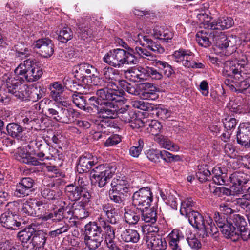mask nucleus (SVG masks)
<instances>
[{
  "label": "nucleus",
  "instance_id": "nucleus-1",
  "mask_svg": "<svg viewBox=\"0 0 250 250\" xmlns=\"http://www.w3.org/2000/svg\"><path fill=\"white\" fill-rule=\"evenodd\" d=\"M42 74V69L34 59H28L20 63L15 69L14 74L5 75L3 78L7 89L2 87L0 88V103L4 105L9 104L11 99L10 93L22 101L28 98L41 99L40 89L37 87L29 88L24 83L35 82Z\"/></svg>",
  "mask_w": 250,
  "mask_h": 250
},
{
  "label": "nucleus",
  "instance_id": "nucleus-2",
  "mask_svg": "<svg viewBox=\"0 0 250 250\" xmlns=\"http://www.w3.org/2000/svg\"><path fill=\"white\" fill-rule=\"evenodd\" d=\"M189 224L197 229L202 231L204 235H214L221 229L224 236L236 241L241 237L244 241L250 238V230L246 220H188Z\"/></svg>",
  "mask_w": 250,
  "mask_h": 250
},
{
  "label": "nucleus",
  "instance_id": "nucleus-3",
  "mask_svg": "<svg viewBox=\"0 0 250 250\" xmlns=\"http://www.w3.org/2000/svg\"><path fill=\"white\" fill-rule=\"evenodd\" d=\"M98 162L96 157L90 153H85L79 158L77 168L80 173L90 170L91 182L102 188L113 177L116 167L106 163L96 166Z\"/></svg>",
  "mask_w": 250,
  "mask_h": 250
},
{
  "label": "nucleus",
  "instance_id": "nucleus-4",
  "mask_svg": "<svg viewBox=\"0 0 250 250\" xmlns=\"http://www.w3.org/2000/svg\"><path fill=\"white\" fill-rule=\"evenodd\" d=\"M128 42L130 43H139L146 48L140 47H136L135 51L137 53L143 58L146 59L153 62L155 60V57L150 52L151 51L155 54H162L164 52V48L160 44L154 42L147 36L143 35L141 34H138L134 37L131 36L128 39Z\"/></svg>",
  "mask_w": 250,
  "mask_h": 250
},
{
  "label": "nucleus",
  "instance_id": "nucleus-5",
  "mask_svg": "<svg viewBox=\"0 0 250 250\" xmlns=\"http://www.w3.org/2000/svg\"><path fill=\"white\" fill-rule=\"evenodd\" d=\"M148 220L142 226V230L146 235L144 239L148 248L151 250H165L167 243L165 238L156 233L159 231V228L156 224V220Z\"/></svg>",
  "mask_w": 250,
  "mask_h": 250
},
{
  "label": "nucleus",
  "instance_id": "nucleus-6",
  "mask_svg": "<svg viewBox=\"0 0 250 250\" xmlns=\"http://www.w3.org/2000/svg\"><path fill=\"white\" fill-rule=\"evenodd\" d=\"M103 61L115 68H120L124 64H136L138 59L131 52L117 48L111 50L103 58Z\"/></svg>",
  "mask_w": 250,
  "mask_h": 250
},
{
  "label": "nucleus",
  "instance_id": "nucleus-7",
  "mask_svg": "<svg viewBox=\"0 0 250 250\" xmlns=\"http://www.w3.org/2000/svg\"><path fill=\"white\" fill-rule=\"evenodd\" d=\"M172 57L175 62L181 63L188 68L203 69L205 67V64L198 62L195 59L194 54L189 50L179 49L174 52Z\"/></svg>",
  "mask_w": 250,
  "mask_h": 250
},
{
  "label": "nucleus",
  "instance_id": "nucleus-8",
  "mask_svg": "<svg viewBox=\"0 0 250 250\" xmlns=\"http://www.w3.org/2000/svg\"><path fill=\"white\" fill-rule=\"evenodd\" d=\"M101 231V228L95 223L85 225L84 242L89 250H96L101 245L103 240Z\"/></svg>",
  "mask_w": 250,
  "mask_h": 250
},
{
  "label": "nucleus",
  "instance_id": "nucleus-9",
  "mask_svg": "<svg viewBox=\"0 0 250 250\" xmlns=\"http://www.w3.org/2000/svg\"><path fill=\"white\" fill-rule=\"evenodd\" d=\"M65 192L68 199L72 201L81 200L79 204L82 208L85 207L89 201L91 197L90 193L87 191L83 190L81 186H76L73 184L68 185L65 187ZM81 212L85 213L84 209L82 208Z\"/></svg>",
  "mask_w": 250,
  "mask_h": 250
},
{
  "label": "nucleus",
  "instance_id": "nucleus-10",
  "mask_svg": "<svg viewBox=\"0 0 250 250\" xmlns=\"http://www.w3.org/2000/svg\"><path fill=\"white\" fill-rule=\"evenodd\" d=\"M113 103L109 102H102L101 100L95 96L88 99L85 111L91 112L92 111L100 114L104 118H107L108 116L113 115L114 110L110 109Z\"/></svg>",
  "mask_w": 250,
  "mask_h": 250
},
{
  "label": "nucleus",
  "instance_id": "nucleus-11",
  "mask_svg": "<svg viewBox=\"0 0 250 250\" xmlns=\"http://www.w3.org/2000/svg\"><path fill=\"white\" fill-rule=\"evenodd\" d=\"M68 82L72 84L70 85V90L75 91V93L72 96L73 103L79 108L85 111L87 103L85 97L82 95V93H87L86 90L88 86L72 80H68Z\"/></svg>",
  "mask_w": 250,
  "mask_h": 250
},
{
  "label": "nucleus",
  "instance_id": "nucleus-12",
  "mask_svg": "<svg viewBox=\"0 0 250 250\" xmlns=\"http://www.w3.org/2000/svg\"><path fill=\"white\" fill-rule=\"evenodd\" d=\"M103 78H97L99 83L95 85L99 86H112L111 88H118V84L120 82V76L118 70L109 66H106L101 71Z\"/></svg>",
  "mask_w": 250,
  "mask_h": 250
},
{
  "label": "nucleus",
  "instance_id": "nucleus-13",
  "mask_svg": "<svg viewBox=\"0 0 250 250\" xmlns=\"http://www.w3.org/2000/svg\"><path fill=\"white\" fill-rule=\"evenodd\" d=\"M132 204L137 210L149 207L153 200L152 192L148 187L143 188L135 192L132 197Z\"/></svg>",
  "mask_w": 250,
  "mask_h": 250
},
{
  "label": "nucleus",
  "instance_id": "nucleus-14",
  "mask_svg": "<svg viewBox=\"0 0 250 250\" xmlns=\"http://www.w3.org/2000/svg\"><path fill=\"white\" fill-rule=\"evenodd\" d=\"M35 155L38 158L32 156L24 149L18 148L14 156L15 159L20 162L33 166L40 165L41 161L50 159L49 156L45 157V154L42 149V151L35 153Z\"/></svg>",
  "mask_w": 250,
  "mask_h": 250
},
{
  "label": "nucleus",
  "instance_id": "nucleus-15",
  "mask_svg": "<svg viewBox=\"0 0 250 250\" xmlns=\"http://www.w3.org/2000/svg\"><path fill=\"white\" fill-rule=\"evenodd\" d=\"M68 80H71L68 78H65L63 81V84L59 82H55L50 84L49 89L50 90V96L57 104H60L63 106L68 105L66 101L62 100V94L66 88H70V84Z\"/></svg>",
  "mask_w": 250,
  "mask_h": 250
},
{
  "label": "nucleus",
  "instance_id": "nucleus-16",
  "mask_svg": "<svg viewBox=\"0 0 250 250\" xmlns=\"http://www.w3.org/2000/svg\"><path fill=\"white\" fill-rule=\"evenodd\" d=\"M101 88L97 90L96 95L98 98L104 100L103 102H109L115 104L116 103L122 102V97L120 96L119 88H111L112 86L108 85L101 86Z\"/></svg>",
  "mask_w": 250,
  "mask_h": 250
},
{
  "label": "nucleus",
  "instance_id": "nucleus-17",
  "mask_svg": "<svg viewBox=\"0 0 250 250\" xmlns=\"http://www.w3.org/2000/svg\"><path fill=\"white\" fill-rule=\"evenodd\" d=\"M229 179L234 192L241 194L247 190L245 185L250 179L249 175L243 172L236 171L230 175Z\"/></svg>",
  "mask_w": 250,
  "mask_h": 250
},
{
  "label": "nucleus",
  "instance_id": "nucleus-18",
  "mask_svg": "<svg viewBox=\"0 0 250 250\" xmlns=\"http://www.w3.org/2000/svg\"><path fill=\"white\" fill-rule=\"evenodd\" d=\"M32 46L42 57L48 58L54 53V44L49 38H42L34 42Z\"/></svg>",
  "mask_w": 250,
  "mask_h": 250
},
{
  "label": "nucleus",
  "instance_id": "nucleus-19",
  "mask_svg": "<svg viewBox=\"0 0 250 250\" xmlns=\"http://www.w3.org/2000/svg\"><path fill=\"white\" fill-rule=\"evenodd\" d=\"M237 143L245 148L250 147V123H241L239 124L236 134Z\"/></svg>",
  "mask_w": 250,
  "mask_h": 250
},
{
  "label": "nucleus",
  "instance_id": "nucleus-20",
  "mask_svg": "<svg viewBox=\"0 0 250 250\" xmlns=\"http://www.w3.org/2000/svg\"><path fill=\"white\" fill-rule=\"evenodd\" d=\"M237 63V61L234 60L226 61L223 64L222 75L226 77L234 76L238 80L246 72L239 68V65Z\"/></svg>",
  "mask_w": 250,
  "mask_h": 250
},
{
  "label": "nucleus",
  "instance_id": "nucleus-21",
  "mask_svg": "<svg viewBox=\"0 0 250 250\" xmlns=\"http://www.w3.org/2000/svg\"><path fill=\"white\" fill-rule=\"evenodd\" d=\"M233 21L231 18L223 17L218 18L216 21H205L203 27L205 29L211 30H224L232 26Z\"/></svg>",
  "mask_w": 250,
  "mask_h": 250
},
{
  "label": "nucleus",
  "instance_id": "nucleus-22",
  "mask_svg": "<svg viewBox=\"0 0 250 250\" xmlns=\"http://www.w3.org/2000/svg\"><path fill=\"white\" fill-rule=\"evenodd\" d=\"M39 226L38 224L32 223L29 227L18 232L17 236L21 241L24 250H27V246L31 243L32 238L34 232H36V229H40L38 227Z\"/></svg>",
  "mask_w": 250,
  "mask_h": 250
},
{
  "label": "nucleus",
  "instance_id": "nucleus-23",
  "mask_svg": "<svg viewBox=\"0 0 250 250\" xmlns=\"http://www.w3.org/2000/svg\"><path fill=\"white\" fill-rule=\"evenodd\" d=\"M74 69L75 76L80 81L78 83H81V81L82 83H83L82 84L84 85H86L84 82L86 75L91 74L94 76L97 71V69L94 66L85 63L76 66Z\"/></svg>",
  "mask_w": 250,
  "mask_h": 250
},
{
  "label": "nucleus",
  "instance_id": "nucleus-24",
  "mask_svg": "<svg viewBox=\"0 0 250 250\" xmlns=\"http://www.w3.org/2000/svg\"><path fill=\"white\" fill-rule=\"evenodd\" d=\"M34 183V180L31 178H23L17 185L15 194L19 197L29 195L33 191Z\"/></svg>",
  "mask_w": 250,
  "mask_h": 250
},
{
  "label": "nucleus",
  "instance_id": "nucleus-25",
  "mask_svg": "<svg viewBox=\"0 0 250 250\" xmlns=\"http://www.w3.org/2000/svg\"><path fill=\"white\" fill-rule=\"evenodd\" d=\"M90 17L82 18L78 24V33L81 38L85 40L90 37L92 35V30L91 29L93 21Z\"/></svg>",
  "mask_w": 250,
  "mask_h": 250
},
{
  "label": "nucleus",
  "instance_id": "nucleus-26",
  "mask_svg": "<svg viewBox=\"0 0 250 250\" xmlns=\"http://www.w3.org/2000/svg\"><path fill=\"white\" fill-rule=\"evenodd\" d=\"M117 106L116 104H112L110 109L114 110V115L108 116L107 119L118 117L124 123H128L133 118V117L136 115L134 112L129 111L126 108H121L117 109Z\"/></svg>",
  "mask_w": 250,
  "mask_h": 250
},
{
  "label": "nucleus",
  "instance_id": "nucleus-27",
  "mask_svg": "<svg viewBox=\"0 0 250 250\" xmlns=\"http://www.w3.org/2000/svg\"><path fill=\"white\" fill-rule=\"evenodd\" d=\"M36 229L33 236L32 238L31 243L27 246V250H34L35 247L43 246L45 243L47 234L41 230Z\"/></svg>",
  "mask_w": 250,
  "mask_h": 250
},
{
  "label": "nucleus",
  "instance_id": "nucleus-28",
  "mask_svg": "<svg viewBox=\"0 0 250 250\" xmlns=\"http://www.w3.org/2000/svg\"><path fill=\"white\" fill-rule=\"evenodd\" d=\"M143 91L141 97L146 100H155L158 98L156 87L151 83H145L141 84Z\"/></svg>",
  "mask_w": 250,
  "mask_h": 250
},
{
  "label": "nucleus",
  "instance_id": "nucleus-29",
  "mask_svg": "<svg viewBox=\"0 0 250 250\" xmlns=\"http://www.w3.org/2000/svg\"><path fill=\"white\" fill-rule=\"evenodd\" d=\"M59 112V122L68 124L73 120L74 110L71 108L68 107L69 105L63 106L61 104Z\"/></svg>",
  "mask_w": 250,
  "mask_h": 250
},
{
  "label": "nucleus",
  "instance_id": "nucleus-30",
  "mask_svg": "<svg viewBox=\"0 0 250 250\" xmlns=\"http://www.w3.org/2000/svg\"><path fill=\"white\" fill-rule=\"evenodd\" d=\"M152 64L159 70L163 72V75L167 78H170L171 75L175 73L173 67L166 61L157 59L153 60Z\"/></svg>",
  "mask_w": 250,
  "mask_h": 250
},
{
  "label": "nucleus",
  "instance_id": "nucleus-31",
  "mask_svg": "<svg viewBox=\"0 0 250 250\" xmlns=\"http://www.w3.org/2000/svg\"><path fill=\"white\" fill-rule=\"evenodd\" d=\"M60 205L61 207L59 208H56L51 212L46 213V215L42 219H51L53 217L57 219H68L69 217L66 216V212H65V207L64 205L65 203L61 201ZM68 213L69 211L66 212V213Z\"/></svg>",
  "mask_w": 250,
  "mask_h": 250
},
{
  "label": "nucleus",
  "instance_id": "nucleus-32",
  "mask_svg": "<svg viewBox=\"0 0 250 250\" xmlns=\"http://www.w3.org/2000/svg\"><path fill=\"white\" fill-rule=\"evenodd\" d=\"M182 232L178 229H173L170 233L169 234L167 239L169 246L171 250H177L181 248L179 246V243L181 238H183Z\"/></svg>",
  "mask_w": 250,
  "mask_h": 250
},
{
  "label": "nucleus",
  "instance_id": "nucleus-33",
  "mask_svg": "<svg viewBox=\"0 0 250 250\" xmlns=\"http://www.w3.org/2000/svg\"><path fill=\"white\" fill-rule=\"evenodd\" d=\"M155 140L161 147L173 151H178L179 149V146L173 143L167 137L159 135L156 136Z\"/></svg>",
  "mask_w": 250,
  "mask_h": 250
},
{
  "label": "nucleus",
  "instance_id": "nucleus-34",
  "mask_svg": "<svg viewBox=\"0 0 250 250\" xmlns=\"http://www.w3.org/2000/svg\"><path fill=\"white\" fill-rule=\"evenodd\" d=\"M111 186L116 191L126 196H127V194L129 191L127 182L122 179L114 178L111 182Z\"/></svg>",
  "mask_w": 250,
  "mask_h": 250
},
{
  "label": "nucleus",
  "instance_id": "nucleus-35",
  "mask_svg": "<svg viewBox=\"0 0 250 250\" xmlns=\"http://www.w3.org/2000/svg\"><path fill=\"white\" fill-rule=\"evenodd\" d=\"M220 210L221 214L224 215V216H221L218 212L217 215L219 216V219H244L243 216L238 214H234L232 216L233 210L228 205L221 204Z\"/></svg>",
  "mask_w": 250,
  "mask_h": 250
},
{
  "label": "nucleus",
  "instance_id": "nucleus-36",
  "mask_svg": "<svg viewBox=\"0 0 250 250\" xmlns=\"http://www.w3.org/2000/svg\"><path fill=\"white\" fill-rule=\"evenodd\" d=\"M107 232L105 237V242L106 243V247L108 248L107 250H117L120 249L114 241V231L111 229V227L110 226H107Z\"/></svg>",
  "mask_w": 250,
  "mask_h": 250
},
{
  "label": "nucleus",
  "instance_id": "nucleus-37",
  "mask_svg": "<svg viewBox=\"0 0 250 250\" xmlns=\"http://www.w3.org/2000/svg\"><path fill=\"white\" fill-rule=\"evenodd\" d=\"M240 81V84L238 89L240 93H243L246 96L250 97V76L247 75L246 72L238 80Z\"/></svg>",
  "mask_w": 250,
  "mask_h": 250
},
{
  "label": "nucleus",
  "instance_id": "nucleus-38",
  "mask_svg": "<svg viewBox=\"0 0 250 250\" xmlns=\"http://www.w3.org/2000/svg\"><path fill=\"white\" fill-rule=\"evenodd\" d=\"M121 238L123 241L125 242L135 243L139 241L140 235L135 230L126 229L122 232Z\"/></svg>",
  "mask_w": 250,
  "mask_h": 250
},
{
  "label": "nucleus",
  "instance_id": "nucleus-39",
  "mask_svg": "<svg viewBox=\"0 0 250 250\" xmlns=\"http://www.w3.org/2000/svg\"><path fill=\"white\" fill-rule=\"evenodd\" d=\"M18 208L12 203H9L4 208L3 212L1 215L0 219H8L13 217H18Z\"/></svg>",
  "mask_w": 250,
  "mask_h": 250
},
{
  "label": "nucleus",
  "instance_id": "nucleus-40",
  "mask_svg": "<svg viewBox=\"0 0 250 250\" xmlns=\"http://www.w3.org/2000/svg\"><path fill=\"white\" fill-rule=\"evenodd\" d=\"M23 130V127L15 123H9L6 126L7 134L13 138L20 137Z\"/></svg>",
  "mask_w": 250,
  "mask_h": 250
},
{
  "label": "nucleus",
  "instance_id": "nucleus-41",
  "mask_svg": "<svg viewBox=\"0 0 250 250\" xmlns=\"http://www.w3.org/2000/svg\"><path fill=\"white\" fill-rule=\"evenodd\" d=\"M42 195L43 198L48 200H57L59 201L58 200L62 196V193L60 190H53L50 189L48 187H46L42 190Z\"/></svg>",
  "mask_w": 250,
  "mask_h": 250
},
{
  "label": "nucleus",
  "instance_id": "nucleus-42",
  "mask_svg": "<svg viewBox=\"0 0 250 250\" xmlns=\"http://www.w3.org/2000/svg\"><path fill=\"white\" fill-rule=\"evenodd\" d=\"M146 125H148L146 128L147 132L155 136L159 135L162 128L161 123L155 120H151L146 124Z\"/></svg>",
  "mask_w": 250,
  "mask_h": 250
},
{
  "label": "nucleus",
  "instance_id": "nucleus-43",
  "mask_svg": "<svg viewBox=\"0 0 250 250\" xmlns=\"http://www.w3.org/2000/svg\"><path fill=\"white\" fill-rule=\"evenodd\" d=\"M60 104H54L52 106H48L45 112L46 116L50 118L59 122V112L60 109Z\"/></svg>",
  "mask_w": 250,
  "mask_h": 250
},
{
  "label": "nucleus",
  "instance_id": "nucleus-44",
  "mask_svg": "<svg viewBox=\"0 0 250 250\" xmlns=\"http://www.w3.org/2000/svg\"><path fill=\"white\" fill-rule=\"evenodd\" d=\"M196 40L200 46L204 47H208L211 44L208 34L203 30L199 31L196 33Z\"/></svg>",
  "mask_w": 250,
  "mask_h": 250
},
{
  "label": "nucleus",
  "instance_id": "nucleus-45",
  "mask_svg": "<svg viewBox=\"0 0 250 250\" xmlns=\"http://www.w3.org/2000/svg\"><path fill=\"white\" fill-rule=\"evenodd\" d=\"M73 37V32L71 29L67 26H64L62 30L60 31L58 39L62 42L66 43L71 40Z\"/></svg>",
  "mask_w": 250,
  "mask_h": 250
},
{
  "label": "nucleus",
  "instance_id": "nucleus-46",
  "mask_svg": "<svg viewBox=\"0 0 250 250\" xmlns=\"http://www.w3.org/2000/svg\"><path fill=\"white\" fill-rule=\"evenodd\" d=\"M31 53V50L23 44H18L16 48L15 56L20 59L22 60L26 58L29 56Z\"/></svg>",
  "mask_w": 250,
  "mask_h": 250
},
{
  "label": "nucleus",
  "instance_id": "nucleus-47",
  "mask_svg": "<svg viewBox=\"0 0 250 250\" xmlns=\"http://www.w3.org/2000/svg\"><path fill=\"white\" fill-rule=\"evenodd\" d=\"M144 219H156L157 213L154 208L145 207L137 210Z\"/></svg>",
  "mask_w": 250,
  "mask_h": 250
},
{
  "label": "nucleus",
  "instance_id": "nucleus-48",
  "mask_svg": "<svg viewBox=\"0 0 250 250\" xmlns=\"http://www.w3.org/2000/svg\"><path fill=\"white\" fill-rule=\"evenodd\" d=\"M211 173L206 166H201L196 173V176L200 182H203L209 180Z\"/></svg>",
  "mask_w": 250,
  "mask_h": 250
},
{
  "label": "nucleus",
  "instance_id": "nucleus-49",
  "mask_svg": "<svg viewBox=\"0 0 250 250\" xmlns=\"http://www.w3.org/2000/svg\"><path fill=\"white\" fill-rule=\"evenodd\" d=\"M125 196H126L116 191L115 189L112 188L109 191V197L110 199L116 203H122L125 199Z\"/></svg>",
  "mask_w": 250,
  "mask_h": 250
},
{
  "label": "nucleus",
  "instance_id": "nucleus-50",
  "mask_svg": "<svg viewBox=\"0 0 250 250\" xmlns=\"http://www.w3.org/2000/svg\"><path fill=\"white\" fill-rule=\"evenodd\" d=\"M222 122L224 128L227 130L232 131V130L234 129L237 124L238 121L234 118L231 117V116H228L222 119Z\"/></svg>",
  "mask_w": 250,
  "mask_h": 250
},
{
  "label": "nucleus",
  "instance_id": "nucleus-51",
  "mask_svg": "<svg viewBox=\"0 0 250 250\" xmlns=\"http://www.w3.org/2000/svg\"><path fill=\"white\" fill-rule=\"evenodd\" d=\"M212 174L214 175L212 177L213 183L216 184L222 185L225 184V180L221 175L222 172L219 167H215L212 170Z\"/></svg>",
  "mask_w": 250,
  "mask_h": 250
},
{
  "label": "nucleus",
  "instance_id": "nucleus-52",
  "mask_svg": "<svg viewBox=\"0 0 250 250\" xmlns=\"http://www.w3.org/2000/svg\"><path fill=\"white\" fill-rule=\"evenodd\" d=\"M144 141L142 139L138 140L137 146H132L129 149V153L133 157H138L144 147Z\"/></svg>",
  "mask_w": 250,
  "mask_h": 250
},
{
  "label": "nucleus",
  "instance_id": "nucleus-53",
  "mask_svg": "<svg viewBox=\"0 0 250 250\" xmlns=\"http://www.w3.org/2000/svg\"><path fill=\"white\" fill-rule=\"evenodd\" d=\"M187 242L190 247L194 250H198L201 247L200 241L193 234H190L187 238Z\"/></svg>",
  "mask_w": 250,
  "mask_h": 250
},
{
  "label": "nucleus",
  "instance_id": "nucleus-54",
  "mask_svg": "<svg viewBox=\"0 0 250 250\" xmlns=\"http://www.w3.org/2000/svg\"><path fill=\"white\" fill-rule=\"evenodd\" d=\"M195 202L192 198H187L182 201L180 208V213L183 214L186 213L187 210H190V208L194 206Z\"/></svg>",
  "mask_w": 250,
  "mask_h": 250
},
{
  "label": "nucleus",
  "instance_id": "nucleus-55",
  "mask_svg": "<svg viewBox=\"0 0 250 250\" xmlns=\"http://www.w3.org/2000/svg\"><path fill=\"white\" fill-rule=\"evenodd\" d=\"M0 223L4 227L11 229H16L19 228L21 223L17 222V220H0Z\"/></svg>",
  "mask_w": 250,
  "mask_h": 250
},
{
  "label": "nucleus",
  "instance_id": "nucleus-56",
  "mask_svg": "<svg viewBox=\"0 0 250 250\" xmlns=\"http://www.w3.org/2000/svg\"><path fill=\"white\" fill-rule=\"evenodd\" d=\"M120 83V84L122 85L123 88L128 93L133 95L140 94L139 90L130 83H127L124 81H121Z\"/></svg>",
  "mask_w": 250,
  "mask_h": 250
},
{
  "label": "nucleus",
  "instance_id": "nucleus-57",
  "mask_svg": "<svg viewBox=\"0 0 250 250\" xmlns=\"http://www.w3.org/2000/svg\"><path fill=\"white\" fill-rule=\"evenodd\" d=\"M147 158L151 161L158 163L160 161V150L157 149H149L146 151Z\"/></svg>",
  "mask_w": 250,
  "mask_h": 250
},
{
  "label": "nucleus",
  "instance_id": "nucleus-58",
  "mask_svg": "<svg viewBox=\"0 0 250 250\" xmlns=\"http://www.w3.org/2000/svg\"><path fill=\"white\" fill-rule=\"evenodd\" d=\"M121 141V137L118 134H113L109 137L104 144L106 147H110L119 144Z\"/></svg>",
  "mask_w": 250,
  "mask_h": 250
},
{
  "label": "nucleus",
  "instance_id": "nucleus-59",
  "mask_svg": "<svg viewBox=\"0 0 250 250\" xmlns=\"http://www.w3.org/2000/svg\"><path fill=\"white\" fill-rule=\"evenodd\" d=\"M134 207L130 208L127 207L124 209V217L125 219H140V214L136 209L137 212L134 211Z\"/></svg>",
  "mask_w": 250,
  "mask_h": 250
},
{
  "label": "nucleus",
  "instance_id": "nucleus-60",
  "mask_svg": "<svg viewBox=\"0 0 250 250\" xmlns=\"http://www.w3.org/2000/svg\"><path fill=\"white\" fill-rule=\"evenodd\" d=\"M128 124L130 127L133 129H139L145 125V123L140 118H138L136 115L133 117Z\"/></svg>",
  "mask_w": 250,
  "mask_h": 250
},
{
  "label": "nucleus",
  "instance_id": "nucleus-61",
  "mask_svg": "<svg viewBox=\"0 0 250 250\" xmlns=\"http://www.w3.org/2000/svg\"><path fill=\"white\" fill-rule=\"evenodd\" d=\"M157 115L161 119L165 120L170 117L171 111L164 106L158 107L157 109Z\"/></svg>",
  "mask_w": 250,
  "mask_h": 250
},
{
  "label": "nucleus",
  "instance_id": "nucleus-62",
  "mask_svg": "<svg viewBox=\"0 0 250 250\" xmlns=\"http://www.w3.org/2000/svg\"><path fill=\"white\" fill-rule=\"evenodd\" d=\"M34 203L28 202L23 205L21 212L22 214H27L28 216H34L36 214L35 209H32Z\"/></svg>",
  "mask_w": 250,
  "mask_h": 250
},
{
  "label": "nucleus",
  "instance_id": "nucleus-63",
  "mask_svg": "<svg viewBox=\"0 0 250 250\" xmlns=\"http://www.w3.org/2000/svg\"><path fill=\"white\" fill-rule=\"evenodd\" d=\"M217 46L220 48L223 52L224 50L226 49L229 47V46L232 47L233 44L231 43L229 38L223 37L220 42H218L216 43Z\"/></svg>",
  "mask_w": 250,
  "mask_h": 250
},
{
  "label": "nucleus",
  "instance_id": "nucleus-64",
  "mask_svg": "<svg viewBox=\"0 0 250 250\" xmlns=\"http://www.w3.org/2000/svg\"><path fill=\"white\" fill-rule=\"evenodd\" d=\"M235 146L231 144L227 143L224 146V151L226 155L230 157H233L235 156Z\"/></svg>",
  "mask_w": 250,
  "mask_h": 250
}]
</instances>
